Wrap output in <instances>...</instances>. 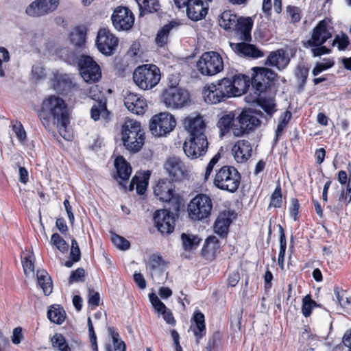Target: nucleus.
Wrapping results in <instances>:
<instances>
[{"mask_svg":"<svg viewBox=\"0 0 351 351\" xmlns=\"http://www.w3.org/2000/svg\"><path fill=\"white\" fill-rule=\"evenodd\" d=\"M161 73L159 67L154 64H145L138 66L133 72L135 84L143 90H151L160 82Z\"/></svg>","mask_w":351,"mask_h":351,"instance_id":"0eeeda50","label":"nucleus"},{"mask_svg":"<svg viewBox=\"0 0 351 351\" xmlns=\"http://www.w3.org/2000/svg\"><path fill=\"white\" fill-rule=\"evenodd\" d=\"M150 173L149 171L144 173L141 176H137L136 183V190L138 195H144L147 191Z\"/></svg>","mask_w":351,"mask_h":351,"instance_id":"de8ad7c7","label":"nucleus"},{"mask_svg":"<svg viewBox=\"0 0 351 351\" xmlns=\"http://www.w3.org/2000/svg\"><path fill=\"white\" fill-rule=\"evenodd\" d=\"M213 206L210 196L204 193L196 195L187 206L189 219L193 221L206 220L211 215Z\"/></svg>","mask_w":351,"mask_h":351,"instance_id":"1a4fd4ad","label":"nucleus"},{"mask_svg":"<svg viewBox=\"0 0 351 351\" xmlns=\"http://www.w3.org/2000/svg\"><path fill=\"white\" fill-rule=\"evenodd\" d=\"M38 285L43 289L45 295H49L53 289V285L51 277L45 270L37 271Z\"/></svg>","mask_w":351,"mask_h":351,"instance_id":"f704fd0d","label":"nucleus"},{"mask_svg":"<svg viewBox=\"0 0 351 351\" xmlns=\"http://www.w3.org/2000/svg\"><path fill=\"white\" fill-rule=\"evenodd\" d=\"M287 13L291 18V21L293 23H298L301 20V10L298 7L288 5Z\"/></svg>","mask_w":351,"mask_h":351,"instance_id":"13d9d810","label":"nucleus"},{"mask_svg":"<svg viewBox=\"0 0 351 351\" xmlns=\"http://www.w3.org/2000/svg\"><path fill=\"white\" fill-rule=\"evenodd\" d=\"M264 280V292L267 295L272 288V280L274 276L272 272L269 270V267L267 266L265 274L263 275Z\"/></svg>","mask_w":351,"mask_h":351,"instance_id":"bf43d9fd","label":"nucleus"},{"mask_svg":"<svg viewBox=\"0 0 351 351\" xmlns=\"http://www.w3.org/2000/svg\"><path fill=\"white\" fill-rule=\"evenodd\" d=\"M334 42L337 43L338 49L340 51H344L350 44L349 38L346 34H343L341 37L337 36Z\"/></svg>","mask_w":351,"mask_h":351,"instance_id":"69168bd1","label":"nucleus"},{"mask_svg":"<svg viewBox=\"0 0 351 351\" xmlns=\"http://www.w3.org/2000/svg\"><path fill=\"white\" fill-rule=\"evenodd\" d=\"M175 24L176 23L171 21L158 31L155 38V43L158 47H165L167 45L170 31L175 26Z\"/></svg>","mask_w":351,"mask_h":351,"instance_id":"c9c22d12","label":"nucleus"},{"mask_svg":"<svg viewBox=\"0 0 351 351\" xmlns=\"http://www.w3.org/2000/svg\"><path fill=\"white\" fill-rule=\"evenodd\" d=\"M319 305L312 299L311 294H307L302 298V313L305 317H308L311 315L313 309L317 307Z\"/></svg>","mask_w":351,"mask_h":351,"instance_id":"49530a36","label":"nucleus"},{"mask_svg":"<svg viewBox=\"0 0 351 351\" xmlns=\"http://www.w3.org/2000/svg\"><path fill=\"white\" fill-rule=\"evenodd\" d=\"M232 153L237 163H245L252 156V146L247 140H238L232 147Z\"/></svg>","mask_w":351,"mask_h":351,"instance_id":"a878e982","label":"nucleus"},{"mask_svg":"<svg viewBox=\"0 0 351 351\" xmlns=\"http://www.w3.org/2000/svg\"><path fill=\"white\" fill-rule=\"evenodd\" d=\"M51 342L52 347L55 350L58 351H71V348L66 342V338L61 333H55L51 338Z\"/></svg>","mask_w":351,"mask_h":351,"instance_id":"a18cd8bd","label":"nucleus"},{"mask_svg":"<svg viewBox=\"0 0 351 351\" xmlns=\"http://www.w3.org/2000/svg\"><path fill=\"white\" fill-rule=\"evenodd\" d=\"M51 84L54 90L62 95H66L72 90L79 88L78 86L73 83L70 76L67 74H54L51 78Z\"/></svg>","mask_w":351,"mask_h":351,"instance_id":"5701e85b","label":"nucleus"},{"mask_svg":"<svg viewBox=\"0 0 351 351\" xmlns=\"http://www.w3.org/2000/svg\"><path fill=\"white\" fill-rule=\"evenodd\" d=\"M11 126L18 140L21 143L25 142L27 140V134L21 121L12 120L11 121Z\"/></svg>","mask_w":351,"mask_h":351,"instance_id":"8fccbe9b","label":"nucleus"},{"mask_svg":"<svg viewBox=\"0 0 351 351\" xmlns=\"http://www.w3.org/2000/svg\"><path fill=\"white\" fill-rule=\"evenodd\" d=\"M181 241L183 249L185 251L191 252L197 248L202 239L197 235L183 232L181 234Z\"/></svg>","mask_w":351,"mask_h":351,"instance_id":"58836bf2","label":"nucleus"},{"mask_svg":"<svg viewBox=\"0 0 351 351\" xmlns=\"http://www.w3.org/2000/svg\"><path fill=\"white\" fill-rule=\"evenodd\" d=\"M60 4V0H35L25 10L31 17H41L54 12Z\"/></svg>","mask_w":351,"mask_h":351,"instance_id":"aec40b11","label":"nucleus"},{"mask_svg":"<svg viewBox=\"0 0 351 351\" xmlns=\"http://www.w3.org/2000/svg\"><path fill=\"white\" fill-rule=\"evenodd\" d=\"M204 325H206L204 315L199 310L195 311L191 318V326H202Z\"/></svg>","mask_w":351,"mask_h":351,"instance_id":"0e129e2a","label":"nucleus"},{"mask_svg":"<svg viewBox=\"0 0 351 351\" xmlns=\"http://www.w3.org/2000/svg\"><path fill=\"white\" fill-rule=\"evenodd\" d=\"M37 115L43 127L48 131L55 125L60 127V129H66L70 122L65 101L56 95H49L43 101Z\"/></svg>","mask_w":351,"mask_h":351,"instance_id":"f03ea898","label":"nucleus"},{"mask_svg":"<svg viewBox=\"0 0 351 351\" xmlns=\"http://www.w3.org/2000/svg\"><path fill=\"white\" fill-rule=\"evenodd\" d=\"M332 37L328 29V23L325 19L320 21L313 29L311 38L304 44L306 47L321 46Z\"/></svg>","mask_w":351,"mask_h":351,"instance_id":"412c9836","label":"nucleus"},{"mask_svg":"<svg viewBox=\"0 0 351 351\" xmlns=\"http://www.w3.org/2000/svg\"><path fill=\"white\" fill-rule=\"evenodd\" d=\"M32 74L33 77L37 80L45 78L46 75L45 69L40 64H36L32 66Z\"/></svg>","mask_w":351,"mask_h":351,"instance_id":"774afa93","label":"nucleus"},{"mask_svg":"<svg viewBox=\"0 0 351 351\" xmlns=\"http://www.w3.org/2000/svg\"><path fill=\"white\" fill-rule=\"evenodd\" d=\"M282 204V188L279 183L274 192L272 193L270 197L269 207H274L276 208H280Z\"/></svg>","mask_w":351,"mask_h":351,"instance_id":"09e8293b","label":"nucleus"},{"mask_svg":"<svg viewBox=\"0 0 351 351\" xmlns=\"http://www.w3.org/2000/svg\"><path fill=\"white\" fill-rule=\"evenodd\" d=\"M220 244L219 240L215 236L208 237L201 250V256L207 261H212L216 258V256L220 250Z\"/></svg>","mask_w":351,"mask_h":351,"instance_id":"c756f323","label":"nucleus"},{"mask_svg":"<svg viewBox=\"0 0 351 351\" xmlns=\"http://www.w3.org/2000/svg\"><path fill=\"white\" fill-rule=\"evenodd\" d=\"M219 24L226 31L235 32L241 40L251 42L252 40L254 21L251 17H239L231 10H226L221 14Z\"/></svg>","mask_w":351,"mask_h":351,"instance_id":"7ed1b4c3","label":"nucleus"},{"mask_svg":"<svg viewBox=\"0 0 351 351\" xmlns=\"http://www.w3.org/2000/svg\"><path fill=\"white\" fill-rule=\"evenodd\" d=\"M108 331L112 337L113 347L111 345H108L106 351H126V345L123 341L119 339V332L113 327H108Z\"/></svg>","mask_w":351,"mask_h":351,"instance_id":"a19ab883","label":"nucleus"},{"mask_svg":"<svg viewBox=\"0 0 351 351\" xmlns=\"http://www.w3.org/2000/svg\"><path fill=\"white\" fill-rule=\"evenodd\" d=\"M289 62L290 59L287 51L281 48L269 53L266 59L265 64L276 67L278 70H282L288 66Z\"/></svg>","mask_w":351,"mask_h":351,"instance_id":"cd10ccee","label":"nucleus"},{"mask_svg":"<svg viewBox=\"0 0 351 351\" xmlns=\"http://www.w3.org/2000/svg\"><path fill=\"white\" fill-rule=\"evenodd\" d=\"M88 302L90 306H93L95 308L98 306L100 302L99 293L94 289H89Z\"/></svg>","mask_w":351,"mask_h":351,"instance_id":"338daca9","label":"nucleus"},{"mask_svg":"<svg viewBox=\"0 0 351 351\" xmlns=\"http://www.w3.org/2000/svg\"><path fill=\"white\" fill-rule=\"evenodd\" d=\"M134 19L133 12L125 6L117 7L111 16L112 25L118 31L130 30L134 25Z\"/></svg>","mask_w":351,"mask_h":351,"instance_id":"6ab92c4d","label":"nucleus"},{"mask_svg":"<svg viewBox=\"0 0 351 351\" xmlns=\"http://www.w3.org/2000/svg\"><path fill=\"white\" fill-rule=\"evenodd\" d=\"M161 99L167 108L178 109L190 102V95L187 90L180 87L169 86L163 90Z\"/></svg>","mask_w":351,"mask_h":351,"instance_id":"4468645a","label":"nucleus"},{"mask_svg":"<svg viewBox=\"0 0 351 351\" xmlns=\"http://www.w3.org/2000/svg\"><path fill=\"white\" fill-rule=\"evenodd\" d=\"M183 124L189 134V138L183 145L185 154L192 159L204 155L208 149V141L205 134L206 125L203 117L199 114L187 117L184 119Z\"/></svg>","mask_w":351,"mask_h":351,"instance_id":"f257e3e1","label":"nucleus"},{"mask_svg":"<svg viewBox=\"0 0 351 351\" xmlns=\"http://www.w3.org/2000/svg\"><path fill=\"white\" fill-rule=\"evenodd\" d=\"M197 71L205 76H213L223 69V61L221 55L213 51L202 54L196 63Z\"/></svg>","mask_w":351,"mask_h":351,"instance_id":"9d476101","label":"nucleus"},{"mask_svg":"<svg viewBox=\"0 0 351 351\" xmlns=\"http://www.w3.org/2000/svg\"><path fill=\"white\" fill-rule=\"evenodd\" d=\"M86 271L84 268L78 267L75 270L71 271L70 276L68 278L69 284L73 282H84L85 280Z\"/></svg>","mask_w":351,"mask_h":351,"instance_id":"864d4df0","label":"nucleus"},{"mask_svg":"<svg viewBox=\"0 0 351 351\" xmlns=\"http://www.w3.org/2000/svg\"><path fill=\"white\" fill-rule=\"evenodd\" d=\"M153 193L158 201L171 203L173 210L177 213L184 207V199L176 192L175 183L168 178L158 179L153 186Z\"/></svg>","mask_w":351,"mask_h":351,"instance_id":"39448f33","label":"nucleus"},{"mask_svg":"<svg viewBox=\"0 0 351 351\" xmlns=\"http://www.w3.org/2000/svg\"><path fill=\"white\" fill-rule=\"evenodd\" d=\"M51 243L62 253L66 252L69 250L68 243L58 233H53L51 235Z\"/></svg>","mask_w":351,"mask_h":351,"instance_id":"3c124183","label":"nucleus"},{"mask_svg":"<svg viewBox=\"0 0 351 351\" xmlns=\"http://www.w3.org/2000/svg\"><path fill=\"white\" fill-rule=\"evenodd\" d=\"M261 123L260 119L254 116L252 109H243L237 117V123L234 125V135L241 136L244 134L254 130Z\"/></svg>","mask_w":351,"mask_h":351,"instance_id":"dca6fc26","label":"nucleus"},{"mask_svg":"<svg viewBox=\"0 0 351 351\" xmlns=\"http://www.w3.org/2000/svg\"><path fill=\"white\" fill-rule=\"evenodd\" d=\"M121 141L125 148L130 152L137 153L143 147L145 133L140 122L127 119L121 125Z\"/></svg>","mask_w":351,"mask_h":351,"instance_id":"20e7f679","label":"nucleus"},{"mask_svg":"<svg viewBox=\"0 0 351 351\" xmlns=\"http://www.w3.org/2000/svg\"><path fill=\"white\" fill-rule=\"evenodd\" d=\"M309 69L304 65H299L297 66L295 75L298 82V90L302 91L304 89L308 76Z\"/></svg>","mask_w":351,"mask_h":351,"instance_id":"c03bdc74","label":"nucleus"},{"mask_svg":"<svg viewBox=\"0 0 351 351\" xmlns=\"http://www.w3.org/2000/svg\"><path fill=\"white\" fill-rule=\"evenodd\" d=\"M140 10V15L158 12L160 9L158 0H136Z\"/></svg>","mask_w":351,"mask_h":351,"instance_id":"79ce46f5","label":"nucleus"},{"mask_svg":"<svg viewBox=\"0 0 351 351\" xmlns=\"http://www.w3.org/2000/svg\"><path fill=\"white\" fill-rule=\"evenodd\" d=\"M215 85L219 88V92L221 93L220 95L224 101L228 98L236 97L233 91L235 88L230 86L231 82L229 80V77L218 80Z\"/></svg>","mask_w":351,"mask_h":351,"instance_id":"4c0bfd02","label":"nucleus"},{"mask_svg":"<svg viewBox=\"0 0 351 351\" xmlns=\"http://www.w3.org/2000/svg\"><path fill=\"white\" fill-rule=\"evenodd\" d=\"M87 29L84 26H77L70 34V39L75 45L81 47L86 40Z\"/></svg>","mask_w":351,"mask_h":351,"instance_id":"37998d69","label":"nucleus"},{"mask_svg":"<svg viewBox=\"0 0 351 351\" xmlns=\"http://www.w3.org/2000/svg\"><path fill=\"white\" fill-rule=\"evenodd\" d=\"M95 44L99 52L109 56L115 53L119 39L108 29L101 28L97 32Z\"/></svg>","mask_w":351,"mask_h":351,"instance_id":"f3484780","label":"nucleus"},{"mask_svg":"<svg viewBox=\"0 0 351 351\" xmlns=\"http://www.w3.org/2000/svg\"><path fill=\"white\" fill-rule=\"evenodd\" d=\"M114 167L116 173L114 174V178L118 180L119 184L126 189L123 183L128 180L131 173L132 167L130 164L122 156H119L114 160Z\"/></svg>","mask_w":351,"mask_h":351,"instance_id":"bb28decb","label":"nucleus"},{"mask_svg":"<svg viewBox=\"0 0 351 351\" xmlns=\"http://www.w3.org/2000/svg\"><path fill=\"white\" fill-rule=\"evenodd\" d=\"M334 62L332 60H327L325 62H317L312 71L314 76L318 75L322 72L332 67Z\"/></svg>","mask_w":351,"mask_h":351,"instance_id":"4d7b16f0","label":"nucleus"},{"mask_svg":"<svg viewBox=\"0 0 351 351\" xmlns=\"http://www.w3.org/2000/svg\"><path fill=\"white\" fill-rule=\"evenodd\" d=\"M188 17L193 21H198L204 19L208 13V7L204 5L202 0H191L185 6Z\"/></svg>","mask_w":351,"mask_h":351,"instance_id":"c85d7f7f","label":"nucleus"},{"mask_svg":"<svg viewBox=\"0 0 351 351\" xmlns=\"http://www.w3.org/2000/svg\"><path fill=\"white\" fill-rule=\"evenodd\" d=\"M235 123H237V119H235V114L232 112L221 117L217 123V126L219 129L220 136L226 135L230 130L234 133V125Z\"/></svg>","mask_w":351,"mask_h":351,"instance_id":"473e14b6","label":"nucleus"},{"mask_svg":"<svg viewBox=\"0 0 351 351\" xmlns=\"http://www.w3.org/2000/svg\"><path fill=\"white\" fill-rule=\"evenodd\" d=\"M203 97L204 101L207 104H217L224 101V99L220 95L219 88L216 87L215 84L212 83L211 84L205 86L203 90Z\"/></svg>","mask_w":351,"mask_h":351,"instance_id":"72a5a7b5","label":"nucleus"},{"mask_svg":"<svg viewBox=\"0 0 351 351\" xmlns=\"http://www.w3.org/2000/svg\"><path fill=\"white\" fill-rule=\"evenodd\" d=\"M229 80L231 82L230 86L235 88L233 91L236 97L240 96L245 93L249 82L247 76L244 74L237 73L229 77Z\"/></svg>","mask_w":351,"mask_h":351,"instance_id":"2f4dec72","label":"nucleus"},{"mask_svg":"<svg viewBox=\"0 0 351 351\" xmlns=\"http://www.w3.org/2000/svg\"><path fill=\"white\" fill-rule=\"evenodd\" d=\"M112 243L119 249L121 250H128L130 247V243L124 237L117 234H112L111 236Z\"/></svg>","mask_w":351,"mask_h":351,"instance_id":"603ef678","label":"nucleus"},{"mask_svg":"<svg viewBox=\"0 0 351 351\" xmlns=\"http://www.w3.org/2000/svg\"><path fill=\"white\" fill-rule=\"evenodd\" d=\"M123 101L126 108L137 115L144 114L148 108L147 100L140 94L128 92L124 97Z\"/></svg>","mask_w":351,"mask_h":351,"instance_id":"4be33fe9","label":"nucleus"},{"mask_svg":"<svg viewBox=\"0 0 351 351\" xmlns=\"http://www.w3.org/2000/svg\"><path fill=\"white\" fill-rule=\"evenodd\" d=\"M278 75L265 67H256L252 78V86L257 95H275Z\"/></svg>","mask_w":351,"mask_h":351,"instance_id":"6e6552de","label":"nucleus"},{"mask_svg":"<svg viewBox=\"0 0 351 351\" xmlns=\"http://www.w3.org/2000/svg\"><path fill=\"white\" fill-rule=\"evenodd\" d=\"M70 258L75 262H78L81 259V252L78 243L75 239L71 240V247L70 252Z\"/></svg>","mask_w":351,"mask_h":351,"instance_id":"e2e57ef3","label":"nucleus"},{"mask_svg":"<svg viewBox=\"0 0 351 351\" xmlns=\"http://www.w3.org/2000/svg\"><path fill=\"white\" fill-rule=\"evenodd\" d=\"M34 257L33 254L22 258L21 263L25 275H28L34 271Z\"/></svg>","mask_w":351,"mask_h":351,"instance_id":"5fc2aeb1","label":"nucleus"},{"mask_svg":"<svg viewBox=\"0 0 351 351\" xmlns=\"http://www.w3.org/2000/svg\"><path fill=\"white\" fill-rule=\"evenodd\" d=\"M77 66L80 75L86 83L93 84L101 80V67L91 56L81 55L77 60Z\"/></svg>","mask_w":351,"mask_h":351,"instance_id":"9b49d317","label":"nucleus"},{"mask_svg":"<svg viewBox=\"0 0 351 351\" xmlns=\"http://www.w3.org/2000/svg\"><path fill=\"white\" fill-rule=\"evenodd\" d=\"M337 180L341 185L337 203L327 207L336 214L342 212L344 206H347L351 202V173L348 176L346 171L340 170L337 173Z\"/></svg>","mask_w":351,"mask_h":351,"instance_id":"f8f14e48","label":"nucleus"},{"mask_svg":"<svg viewBox=\"0 0 351 351\" xmlns=\"http://www.w3.org/2000/svg\"><path fill=\"white\" fill-rule=\"evenodd\" d=\"M163 168L169 180L174 183H181L189 180L190 171L184 162L178 157L171 156L167 158L163 165Z\"/></svg>","mask_w":351,"mask_h":351,"instance_id":"ddd939ff","label":"nucleus"},{"mask_svg":"<svg viewBox=\"0 0 351 351\" xmlns=\"http://www.w3.org/2000/svg\"><path fill=\"white\" fill-rule=\"evenodd\" d=\"M176 125L174 117L168 112H160L152 117L149 130L154 136H162L171 132Z\"/></svg>","mask_w":351,"mask_h":351,"instance_id":"2eb2a0df","label":"nucleus"},{"mask_svg":"<svg viewBox=\"0 0 351 351\" xmlns=\"http://www.w3.org/2000/svg\"><path fill=\"white\" fill-rule=\"evenodd\" d=\"M241 182V175L237 168L224 165L215 171L214 186L221 190L234 193L237 191Z\"/></svg>","mask_w":351,"mask_h":351,"instance_id":"423d86ee","label":"nucleus"},{"mask_svg":"<svg viewBox=\"0 0 351 351\" xmlns=\"http://www.w3.org/2000/svg\"><path fill=\"white\" fill-rule=\"evenodd\" d=\"M47 318L51 322L62 324L66 319V313L60 305H51L47 311Z\"/></svg>","mask_w":351,"mask_h":351,"instance_id":"e433bc0d","label":"nucleus"},{"mask_svg":"<svg viewBox=\"0 0 351 351\" xmlns=\"http://www.w3.org/2000/svg\"><path fill=\"white\" fill-rule=\"evenodd\" d=\"M153 219L155 227L162 235H168L174 231L176 217L170 210L167 209L156 210Z\"/></svg>","mask_w":351,"mask_h":351,"instance_id":"a211bd4d","label":"nucleus"},{"mask_svg":"<svg viewBox=\"0 0 351 351\" xmlns=\"http://www.w3.org/2000/svg\"><path fill=\"white\" fill-rule=\"evenodd\" d=\"M96 101L90 109V117L94 121H98L100 119V115L102 112L108 111L107 110V102L106 98L104 96H101V98L97 99L93 97Z\"/></svg>","mask_w":351,"mask_h":351,"instance_id":"ea45409f","label":"nucleus"},{"mask_svg":"<svg viewBox=\"0 0 351 351\" xmlns=\"http://www.w3.org/2000/svg\"><path fill=\"white\" fill-rule=\"evenodd\" d=\"M274 95H257L256 102L269 117H272L276 112V104Z\"/></svg>","mask_w":351,"mask_h":351,"instance_id":"7c9ffc66","label":"nucleus"},{"mask_svg":"<svg viewBox=\"0 0 351 351\" xmlns=\"http://www.w3.org/2000/svg\"><path fill=\"white\" fill-rule=\"evenodd\" d=\"M149 298L151 304L158 313H160L161 311H165V309H167V307L166 305L158 298L156 293H149Z\"/></svg>","mask_w":351,"mask_h":351,"instance_id":"6e6d98bb","label":"nucleus"},{"mask_svg":"<svg viewBox=\"0 0 351 351\" xmlns=\"http://www.w3.org/2000/svg\"><path fill=\"white\" fill-rule=\"evenodd\" d=\"M300 204L299 200L294 197L291 199V204L289 206V215L290 217L294 220L298 221L299 219V210Z\"/></svg>","mask_w":351,"mask_h":351,"instance_id":"052dcab7","label":"nucleus"},{"mask_svg":"<svg viewBox=\"0 0 351 351\" xmlns=\"http://www.w3.org/2000/svg\"><path fill=\"white\" fill-rule=\"evenodd\" d=\"M250 42L242 40L241 43H230L232 49L239 56L256 59L264 56V53Z\"/></svg>","mask_w":351,"mask_h":351,"instance_id":"b1692460","label":"nucleus"},{"mask_svg":"<svg viewBox=\"0 0 351 351\" xmlns=\"http://www.w3.org/2000/svg\"><path fill=\"white\" fill-rule=\"evenodd\" d=\"M190 328L193 332L196 343L199 344L200 340L206 335V325L202 326H191Z\"/></svg>","mask_w":351,"mask_h":351,"instance_id":"680f3d73","label":"nucleus"},{"mask_svg":"<svg viewBox=\"0 0 351 351\" xmlns=\"http://www.w3.org/2000/svg\"><path fill=\"white\" fill-rule=\"evenodd\" d=\"M234 215L233 210H223L219 213L213 226L215 232L221 238H226L228 235L229 227L232 222V217Z\"/></svg>","mask_w":351,"mask_h":351,"instance_id":"393cba45","label":"nucleus"}]
</instances>
